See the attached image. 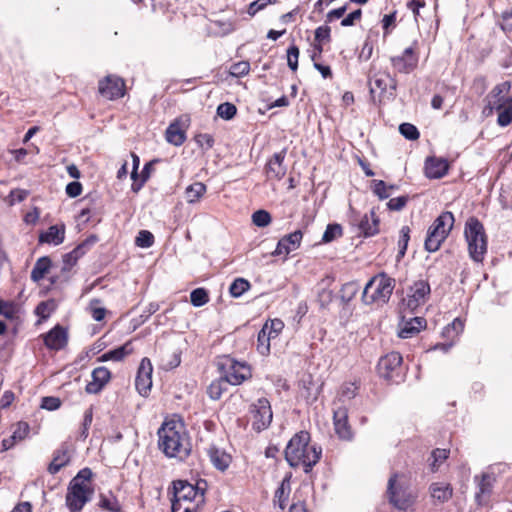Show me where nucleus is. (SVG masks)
Returning a JSON list of instances; mask_svg holds the SVG:
<instances>
[{"label":"nucleus","instance_id":"61","mask_svg":"<svg viewBox=\"0 0 512 512\" xmlns=\"http://www.w3.org/2000/svg\"><path fill=\"white\" fill-rule=\"evenodd\" d=\"M501 28L506 34H512V9L502 13Z\"/></svg>","mask_w":512,"mask_h":512},{"label":"nucleus","instance_id":"6","mask_svg":"<svg viewBox=\"0 0 512 512\" xmlns=\"http://www.w3.org/2000/svg\"><path fill=\"white\" fill-rule=\"evenodd\" d=\"M387 495L389 503L398 510H407L416 501L417 493L403 474H393L388 480Z\"/></svg>","mask_w":512,"mask_h":512},{"label":"nucleus","instance_id":"33","mask_svg":"<svg viewBox=\"0 0 512 512\" xmlns=\"http://www.w3.org/2000/svg\"><path fill=\"white\" fill-rule=\"evenodd\" d=\"M290 495V483L284 479L280 486L276 489L274 494V505L278 506L281 510H284Z\"/></svg>","mask_w":512,"mask_h":512},{"label":"nucleus","instance_id":"24","mask_svg":"<svg viewBox=\"0 0 512 512\" xmlns=\"http://www.w3.org/2000/svg\"><path fill=\"white\" fill-rule=\"evenodd\" d=\"M449 165L443 158L430 157L425 163V174L428 178L439 179L446 175Z\"/></svg>","mask_w":512,"mask_h":512},{"label":"nucleus","instance_id":"45","mask_svg":"<svg viewBox=\"0 0 512 512\" xmlns=\"http://www.w3.org/2000/svg\"><path fill=\"white\" fill-rule=\"evenodd\" d=\"M190 301L193 306L201 307L209 301V296L204 288H196L190 294Z\"/></svg>","mask_w":512,"mask_h":512},{"label":"nucleus","instance_id":"28","mask_svg":"<svg viewBox=\"0 0 512 512\" xmlns=\"http://www.w3.org/2000/svg\"><path fill=\"white\" fill-rule=\"evenodd\" d=\"M359 230L365 237L374 236L379 232V218L373 210L362 217Z\"/></svg>","mask_w":512,"mask_h":512},{"label":"nucleus","instance_id":"26","mask_svg":"<svg viewBox=\"0 0 512 512\" xmlns=\"http://www.w3.org/2000/svg\"><path fill=\"white\" fill-rule=\"evenodd\" d=\"M44 342L48 348L60 350L67 343L66 331L62 327L56 326L45 335Z\"/></svg>","mask_w":512,"mask_h":512},{"label":"nucleus","instance_id":"44","mask_svg":"<svg viewBox=\"0 0 512 512\" xmlns=\"http://www.w3.org/2000/svg\"><path fill=\"white\" fill-rule=\"evenodd\" d=\"M330 32L331 29L327 25L320 26L315 30L314 41L316 42V47L319 51H321L322 45L330 41Z\"/></svg>","mask_w":512,"mask_h":512},{"label":"nucleus","instance_id":"54","mask_svg":"<svg viewBox=\"0 0 512 512\" xmlns=\"http://www.w3.org/2000/svg\"><path fill=\"white\" fill-rule=\"evenodd\" d=\"M358 285L354 282H348L344 284L341 288V298L347 303L349 302L357 293Z\"/></svg>","mask_w":512,"mask_h":512},{"label":"nucleus","instance_id":"57","mask_svg":"<svg viewBox=\"0 0 512 512\" xmlns=\"http://www.w3.org/2000/svg\"><path fill=\"white\" fill-rule=\"evenodd\" d=\"M99 303H100V301L97 299L92 300L90 303V311H91L92 318L98 322L102 321L106 315L105 308L96 306Z\"/></svg>","mask_w":512,"mask_h":512},{"label":"nucleus","instance_id":"37","mask_svg":"<svg viewBox=\"0 0 512 512\" xmlns=\"http://www.w3.org/2000/svg\"><path fill=\"white\" fill-rule=\"evenodd\" d=\"M227 384H229L222 376L214 380L207 388V394L212 400H218L221 398L224 391L227 390Z\"/></svg>","mask_w":512,"mask_h":512},{"label":"nucleus","instance_id":"27","mask_svg":"<svg viewBox=\"0 0 512 512\" xmlns=\"http://www.w3.org/2000/svg\"><path fill=\"white\" fill-rule=\"evenodd\" d=\"M65 239V225H52L46 232H43L39 236L40 243H49L54 245H60Z\"/></svg>","mask_w":512,"mask_h":512},{"label":"nucleus","instance_id":"1","mask_svg":"<svg viewBox=\"0 0 512 512\" xmlns=\"http://www.w3.org/2000/svg\"><path fill=\"white\" fill-rule=\"evenodd\" d=\"M159 449L169 458H186L191 450L184 425L175 420L165 421L158 429Z\"/></svg>","mask_w":512,"mask_h":512},{"label":"nucleus","instance_id":"9","mask_svg":"<svg viewBox=\"0 0 512 512\" xmlns=\"http://www.w3.org/2000/svg\"><path fill=\"white\" fill-rule=\"evenodd\" d=\"M217 367L221 376L231 385H239L251 376L250 368L245 362L223 355L217 359Z\"/></svg>","mask_w":512,"mask_h":512},{"label":"nucleus","instance_id":"43","mask_svg":"<svg viewBox=\"0 0 512 512\" xmlns=\"http://www.w3.org/2000/svg\"><path fill=\"white\" fill-rule=\"evenodd\" d=\"M410 240V228L408 226H403L400 230L399 240H398V254L397 259L400 260L404 257L408 242Z\"/></svg>","mask_w":512,"mask_h":512},{"label":"nucleus","instance_id":"55","mask_svg":"<svg viewBox=\"0 0 512 512\" xmlns=\"http://www.w3.org/2000/svg\"><path fill=\"white\" fill-rule=\"evenodd\" d=\"M263 327H268L269 337L271 339L276 338L284 327V323L280 319H274L270 322H266Z\"/></svg>","mask_w":512,"mask_h":512},{"label":"nucleus","instance_id":"50","mask_svg":"<svg viewBox=\"0 0 512 512\" xmlns=\"http://www.w3.org/2000/svg\"><path fill=\"white\" fill-rule=\"evenodd\" d=\"M236 112V106L229 102L222 103L217 108L218 116L225 120L232 119L235 116Z\"/></svg>","mask_w":512,"mask_h":512},{"label":"nucleus","instance_id":"20","mask_svg":"<svg viewBox=\"0 0 512 512\" xmlns=\"http://www.w3.org/2000/svg\"><path fill=\"white\" fill-rule=\"evenodd\" d=\"M72 445L68 442H64L54 452L53 459L48 466V472L50 474L58 473L63 467L69 464L71 459Z\"/></svg>","mask_w":512,"mask_h":512},{"label":"nucleus","instance_id":"22","mask_svg":"<svg viewBox=\"0 0 512 512\" xmlns=\"http://www.w3.org/2000/svg\"><path fill=\"white\" fill-rule=\"evenodd\" d=\"M369 87L371 94H374L377 90L382 93L388 89L394 90L396 88V82L388 73L378 72L369 76Z\"/></svg>","mask_w":512,"mask_h":512},{"label":"nucleus","instance_id":"30","mask_svg":"<svg viewBox=\"0 0 512 512\" xmlns=\"http://www.w3.org/2000/svg\"><path fill=\"white\" fill-rule=\"evenodd\" d=\"M132 352H133L132 341H127L122 346L104 353L99 358V361H109V360L121 361L126 356L132 354Z\"/></svg>","mask_w":512,"mask_h":512},{"label":"nucleus","instance_id":"63","mask_svg":"<svg viewBox=\"0 0 512 512\" xmlns=\"http://www.w3.org/2000/svg\"><path fill=\"white\" fill-rule=\"evenodd\" d=\"M362 16L361 9H357L350 14H348L344 19L341 21V25L344 27L352 26L354 25L355 21L360 20Z\"/></svg>","mask_w":512,"mask_h":512},{"label":"nucleus","instance_id":"2","mask_svg":"<svg viewBox=\"0 0 512 512\" xmlns=\"http://www.w3.org/2000/svg\"><path fill=\"white\" fill-rule=\"evenodd\" d=\"M322 450L310 444V434L307 431L296 433L288 442L285 458L291 467L303 466L304 472L309 473L320 460Z\"/></svg>","mask_w":512,"mask_h":512},{"label":"nucleus","instance_id":"18","mask_svg":"<svg viewBox=\"0 0 512 512\" xmlns=\"http://www.w3.org/2000/svg\"><path fill=\"white\" fill-rule=\"evenodd\" d=\"M474 480L478 486L475 500L478 505H486L493 490L495 477L493 474L483 473L480 478L475 476Z\"/></svg>","mask_w":512,"mask_h":512},{"label":"nucleus","instance_id":"53","mask_svg":"<svg viewBox=\"0 0 512 512\" xmlns=\"http://www.w3.org/2000/svg\"><path fill=\"white\" fill-rule=\"evenodd\" d=\"M195 142L203 151H208L214 145V138L211 134L200 133L195 136Z\"/></svg>","mask_w":512,"mask_h":512},{"label":"nucleus","instance_id":"49","mask_svg":"<svg viewBox=\"0 0 512 512\" xmlns=\"http://www.w3.org/2000/svg\"><path fill=\"white\" fill-rule=\"evenodd\" d=\"M464 329V322L460 318H455L453 322L444 328L443 334L447 337L458 336Z\"/></svg>","mask_w":512,"mask_h":512},{"label":"nucleus","instance_id":"42","mask_svg":"<svg viewBox=\"0 0 512 512\" xmlns=\"http://www.w3.org/2000/svg\"><path fill=\"white\" fill-rule=\"evenodd\" d=\"M372 191L379 199H387L391 195V190L395 188L394 185L387 186L383 180H373L371 183Z\"/></svg>","mask_w":512,"mask_h":512},{"label":"nucleus","instance_id":"25","mask_svg":"<svg viewBox=\"0 0 512 512\" xmlns=\"http://www.w3.org/2000/svg\"><path fill=\"white\" fill-rule=\"evenodd\" d=\"M30 432L28 423L20 421L16 424L12 435L9 438L2 440V451H7L14 447V445L24 440Z\"/></svg>","mask_w":512,"mask_h":512},{"label":"nucleus","instance_id":"32","mask_svg":"<svg viewBox=\"0 0 512 512\" xmlns=\"http://www.w3.org/2000/svg\"><path fill=\"white\" fill-rule=\"evenodd\" d=\"M99 507L102 510H106L109 512H121L122 507L119 503L118 499L112 492L101 493L99 495Z\"/></svg>","mask_w":512,"mask_h":512},{"label":"nucleus","instance_id":"23","mask_svg":"<svg viewBox=\"0 0 512 512\" xmlns=\"http://www.w3.org/2000/svg\"><path fill=\"white\" fill-rule=\"evenodd\" d=\"M285 152L275 153L266 165L268 179L280 180L286 174V167L283 165Z\"/></svg>","mask_w":512,"mask_h":512},{"label":"nucleus","instance_id":"29","mask_svg":"<svg viewBox=\"0 0 512 512\" xmlns=\"http://www.w3.org/2000/svg\"><path fill=\"white\" fill-rule=\"evenodd\" d=\"M426 325L422 317H415L405 322L398 332V336L403 339L411 338L416 335Z\"/></svg>","mask_w":512,"mask_h":512},{"label":"nucleus","instance_id":"3","mask_svg":"<svg viewBox=\"0 0 512 512\" xmlns=\"http://www.w3.org/2000/svg\"><path fill=\"white\" fill-rule=\"evenodd\" d=\"M207 488L208 483L204 479H199L195 484L187 480L173 481L172 512H197L199 505L204 502Z\"/></svg>","mask_w":512,"mask_h":512},{"label":"nucleus","instance_id":"59","mask_svg":"<svg viewBox=\"0 0 512 512\" xmlns=\"http://www.w3.org/2000/svg\"><path fill=\"white\" fill-rule=\"evenodd\" d=\"M61 406V401L57 397L47 396L42 398L41 408L54 411Z\"/></svg>","mask_w":512,"mask_h":512},{"label":"nucleus","instance_id":"56","mask_svg":"<svg viewBox=\"0 0 512 512\" xmlns=\"http://www.w3.org/2000/svg\"><path fill=\"white\" fill-rule=\"evenodd\" d=\"M433 462L431 463L432 470L435 471L438 466L448 458V451L446 449H436L432 452Z\"/></svg>","mask_w":512,"mask_h":512},{"label":"nucleus","instance_id":"40","mask_svg":"<svg viewBox=\"0 0 512 512\" xmlns=\"http://www.w3.org/2000/svg\"><path fill=\"white\" fill-rule=\"evenodd\" d=\"M268 327H262L258 333L257 350L261 355H268L270 352V341Z\"/></svg>","mask_w":512,"mask_h":512},{"label":"nucleus","instance_id":"14","mask_svg":"<svg viewBox=\"0 0 512 512\" xmlns=\"http://www.w3.org/2000/svg\"><path fill=\"white\" fill-rule=\"evenodd\" d=\"M98 241L97 236L92 235L84 240L82 243L77 245L71 252L63 256V265L61 267L62 272H68L73 266L76 265L77 261L86 254L88 249Z\"/></svg>","mask_w":512,"mask_h":512},{"label":"nucleus","instance_id":"52","mask_svg":"<svg viewBox=\"0 0 512 512\" xmlns=\"http://www.w3.org/2000/svg\"><path fill=\"white\" fill-rule=\"evenodd\" d=\"M399 132L408 140H417L420 136L416 126L410 123H402L399 126Z\"/></svg>","mask_w":512,"mask_h":512},{"label":"nucleus","instance_id":"51","mask_svg":"<svg viewBox=\"0 0 512 512\" xmlns=\"http://www.w3.org/2000/svg\"><path fill=\"white\" fill-rule=\"evenodd\" d=\"M135 243L139 247L149 248L154 243V236L148 230H141V231H139V233L136 237Z\"/></svg>","mask_w":512,"mask_h":512},{"label":"nucleus","instance_id":"46","mask_svg":"<svg viewBox=\"0 0 512 512\" xmlns=\"http://www.w3.org/2000/svg\"><path fill=\"white\" fill-rule=\"evenodd\" d=\"M342 236V227L339 224H329L322 236L324 243L332 242Z\"/></svg>","mask_w":512,"mask_h":512},{"label":"nucleus","instance_id":"10","mask_svg":"<svg viewBox=\"0 0 512 512\" xmlns=\"http://www.w3.org/2000/svg\"><path fill=\"white\" fill-rule=\"evenodd\" d=\"M252 414V427L260 432L268 428L272 422L273 413L270 402L266 398H259L250 406Z\"/></svg>","mask_w":512,"mask_h":512},{"label":"nucleus","instance_id":"11","mask_svg":"<svg viewBox=\"0 0 512 512\" xmlns=\"http://www.w3.org/2000/svg\"><path fill=\"white\" fill-rule=\"evenodd\" d=\"M509 88L510 85L508 83H502L492 89L486 97L487 104L484 108L486 115H491L494 110H501L512 102V97L507 95Z\"/></svg>","mask_w":512,"mask_h":512},{"label":"nucleus","instance_id":"58","mask_svg":"<svg viewBox=\"0 0 512 512\" xmlns=\"http://www.w3.org/2000/svg\"><path fill=\"white\" fill-rule=\"evenodd\" d=\"M408 202L407 196H399L396 198H392L388 201L387 207L392 211H400L402 210Z\"/></svg>","mask_w":512,"mask_h":512},{"label":"nucleus","instance_id":"5","mask_svg":"<svg viewBox=\"0 0 512 512\" xmlns=\"http://www.w3.org/2000/svg\"><path fill=\"white\" fill-rule=\"evenodd\" d=\"M464 237L470 259L482 263L488 249V237L483 224L476 217L467 219L464 227Z\"/></svg>","mask_w":512,"mask_h":512},{"label":"nucleus","instance_id":"34","mask_svg":"<svg viewBox=\"0 0 512 512\" xmlns=\"http://www.w3.org/2000/svg\"><path fill=\"white\" fill-rule=\"evenodd\" d=\"M186 139L185 132L178 124L172 123L166 130V140L174 146H180Z\"/></svg>","mask_w":512,"mask_h":512},{"label":"nucleus","instance_id":"35","mask_svg":"<svg viewBox=\"0 0 512 512\" xmlns=\"http://www.w3.org/2000/svg\"><path fill=\"white\" fill-rule=\"evenodd\" d=\"M430 492L431 496L440 502L448 501L452 496V488L445 483H433Z\"/></svg>","mask_w":512,"mask_h":512},{"label":"nucleus","instance_id":"8","mask_svg":"<svg viewBox=\"0 0 512 512\" xmlns=\"http://www.w3.org/2000/svg\"><path fill=\"white\" fill-rule=\"evenodd\" d=\"M454 215L452 212L445 211L441 213L428 229L425 239V249L428 252L437 251L442 242L448 237L454 225Z\"/></svg>","mask_w":512,"mask_h":512},{"label":"nucleus","instance_id":"47","mask_svg":"<svg viewBox=\"0 0 512 512\" xmlns=\"http://www.w3.org/2000/svg\"><path fill=\"white\" fill-rule=\"evenodd\" d=\"M252 222L257 227H266L271 222V215L266 210H257L252 214Z\"/></svg>","mask_w":512,"mask_h":512},{"label":"nucleus","instance_id":"15","mask_svg":"<svg viewBox=\"0 0 512 512\" xmlns=\"http://www.w3.org/2000/svg\"><path fill=\"white\" fill-rule=\"evenodd\" d=\"M402 356L398 352H391L380 358L378 362V373L381 377L391 380L394 374L400 369Z\"/></svg>","mask_w":512,"mask_h":512},{"label":"nucleus","instance_id":"62","mask_svg":"<svg viewBox=\"0 0 512 512\" xmlns=\"http://www.w3.org/2000/svg\"><path fill=\"white\" fill-rule=\"evenodd\" d=\"M66 193L69 197L75 198L82 193V184L78 181H73L67 184Z\"/></svg>","mask_w":512,"mask_h":512},{"label":"nucleus","instance_id":"4","mask_svg":"<svg viewBox=\"0 0 512 512\" xmlns=\"http://www.w3.org/2000/svg\"><path fill=\"white\" fill-rule=\"evenodd\" d=\"M92 471L89 468L80 470L70 481L65 497L66 506L70 512H80L89 502L94 493L91 487Z\"/></svg>","mask_w":512,"mask_h":512},{"label":"nucleus","instance_id":"13","mask_svg":"<svg viewBox=\"0 0 512 512\" xmlns=\"http://www.w3.org/2000/svg\"><path fill=\"white\" fill-rule=\"evenodd\" d=\"M152 372L153 367L150 359L147 357L143 358L135 379L136 389L142 396H146L152 387Z\"/></svg>","mask_w":512,"mask_h":512},{"label":"nucleus","instance_id":"36","mask_svg":"<svg viewBox=\"0 0 512 512\" xmlns=\"http://www.w3.org/2000/svg\"><path fill=\"white\" fill-rule=\"evenodd\" d=\"M50 266L51 260L48 257L39 258L31 271V279L34 282H39L49 271Z\"/></svg>","mask_w":512,"mask_h":512},{"label":"nucleus","instance_id":"64","mask_svg":"<svg viewBox=\"0 0 512 512\" xmlns=\"http://www.w3.org/2000/svg\"><path fill=\"white\" fill-rule=\"evenodd\" d=\"M268 3H269V0L253 1L252 3H250L247 12L250 16H254L257 12L264 9Z\"/></svg>","mask_w":512,"mask_h":512},{"label":"nucleus","instance_id":"7","mask_svg":"<svg viewBox=\"0 0 512 512\" xmlns=\"http://www.w3.org/2000/svg\"><path fill=\"white\" fill-rule=\"evenodd\" d=\"M394 287L395 279L385 273H380L367 282L362 299L365 304H385L389 301Z\"/></svg>","mask_w":512,"mask_h":512},{"label":"nucleus","instance_id":"60","mask_svg":"<svg viewBox=\"0 0 512 512\" xmlns=\"http://www.w3.org/2000/svg\"><path fill=\"white\" fill-rule=\"evenodd\" d=\"M92 420H93V409H92V407H90L84 413L81 437L86 438L88 436V431H89L90 425L92 423Z\"/></svg>","mask_w":512,"mask_h":512},{"label":"nucleus","instance_id":"17","mask_svg":"<svg viewBox=\"0 0 512 512\" xmlns=\"http://www.w3.org/2000/svg\"><path fill=\"white\" fill-rule=\"evenodd\" d=\"M430 285L425 280L416 281L410 288L408 295L407 305L411 309H415L421 304H424L430 294Z\"/></svg>","mask_w":512,"mask_h":512},{"label":"nucleus","instance_id":"31","mask_svg":"<svg viewBox=\"0 0 512 512\" xmlns=\"http://www.w3.org/2000/svg\"><path fill=\"white\" fill-rule=\"evenodd\" d=\"M208 456L214 467L221 471L226 470L230 464V455L216 447L208 449Z\"/></svg>","mask_w":512,"mask_h":512},{"label":"nucleus","instance_id":"12","mask_svg":"<svg viewBox=\"0 0 512 512\" xmlns=\"http://www.w3.org/2000/svg\"><path fill=\"white\" fill-rule=\"evenodd\" d=\"M98 90L108 100L118 99L124 96L125 83L120 77L108 75L99 82Z\"/></svg>","mask_w":512,"mask_h":512},{"label":"nucleus","instance_id":"38","mask_svg":"<svg viewBox=\"0 0 512 512\" xmlns=\"http://www.w3.org/2000/svg\"><path fill=\"white\" fill-rule=\"evenodd\" d=\"M206 192V186L201 182H195L186 188L185 196L189 203L197 202Z\"/></svg>","mask_w":512,"mask_h":512},{"label":"nucleus","instance_id":"41","mask_svg":"<svg viewBox=\"0 0 512 512\" xmlns=\"http://www.w3.org/2000/svg\"><path fill=\"white\" fill-rule=\"evenodd\" d=\"M250 287H251V284L248 280H246L244 278H237L230 285L229 292L232 297L239 298L246 291H248L250 289Z\"/></svg>","mask_w":512,"mask_h":512},{"label":"nucleus","instance_id":"48","mask_svg":"<svg viewBox=\"0 0 512 512\" xmlns=\"http://www.w3.org/2000/svg\"><path fill=\"white\" fill-rule=\"evenodd\" d=\"M498 112L497 123L501 127L508 126L512 122V102L507 104L501 110H496Z\"/></svg>","mask_w":512,"mask_h":512},{"label":"nucleus","instance_id":"39","mask_svg":"<svg viewBox=\"0 0 512 512\" xmlns=\"http://www.w3.org/2000/svg\"><path fill=\"white\" fill-rule=\"evenodd\" d=\"M419 45L414 41L410 46L406 47L398 59L404 64H416L419 61Z\"/></svg>","mask_w":512,"mask_h":512},{"label":"nucleus","instance_id":"19","mask_svg":"<svg viewBox=\"0 0 512 512\" xmlns=\"http://www.w3.org/2000/svg\"><path fill=\"white\" fill-rule=\"evenodd\" d=\"M303 234L300 230L290 233L278 241L276 249L272 252L273 256H287L292 251L299 248Z\"/></svg>","mask_w":512,"mask_h":512},{"label":"nucleus","instance_id":"16","mask_svg":"<svg viewBox=\"0 0 512 512\" xmlns=\"http://www.w3.org/2000/svg\"><path fill=\"white\" fill-rule=\"evenodd\" d=\"M334 430L342 440H351L353 432L348 423V410L344 406H339L333 411Z\"/></svg>","mask_w":512,"mask_h":512},{"label":"nucleus","instance_id":"21","mask_svg":"<svg viewBox=\"0 0 512 512\" xmlns=\"http://www.w3.org/2000/svg\"><path fill=\"white\" fill-rule=\"evenodd\" d=\"M111 373L106 367H97L92 371V380L86 385V392L89 394L99 393L109 382Z\"/></svg>","mask_w":512,"mask_h":512}]
</instances>
